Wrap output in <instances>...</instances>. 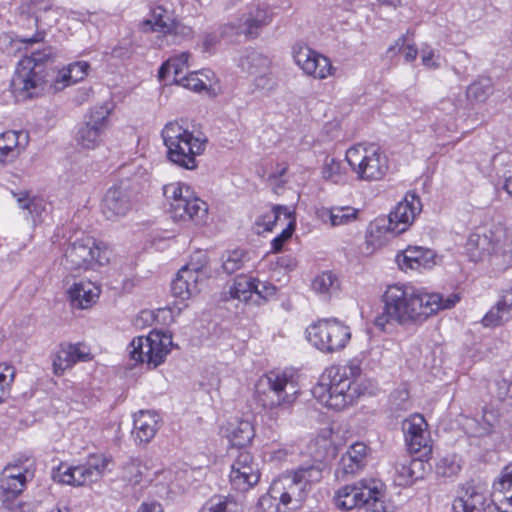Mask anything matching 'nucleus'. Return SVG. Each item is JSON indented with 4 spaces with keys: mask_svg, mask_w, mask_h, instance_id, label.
Wrapping results in <instances>:
<instances>
[{
    "mask_svg": "<svg viewBox=\"0 0 512 512\" xmlns=\"http://www.w3.org/2000/svg\"><path fill=\"white\" fill-rule=\"evenodd\" d=\"M461 299L458 293L443 296L429 293L409 286H388L384 295L383 312L378 315L374 324L383 331L393 323L406 325L423 322L440 310L453 308Z\"/></svg>",
    "mask_w": 512,
    "mask_h": 512,
    "instance_id": "obj_1",
    "label": "nucleus"
},
{
    "mask_svg": "<svg viewBox=\"0 0 512 512\" xmlns=\"http://www.w3.org/2000/svg\"><path fill=\"white\" fill-rule=\"evenodd\" d=\"M362 374V362L357 358L343 365L331 366L313 387L312 394L322 405L337 411L344 410L354 405L364 393L360 382Z\"/></svg>",
    "mask_w": 512,
    "mask_h": 512,
    "instance_id": "obj_2",
    "label": "nucleus"
},
{
    "mask_svg": "<svg viewBox=\"0 0 512 512\" xmlns=\"http://www.w3.org/2000/svg\"><path fill=\"white\" fill-rule=\"evenodd\" d=\"M325 465L317 461L286 471L272 483V491L282 505V512H296L303 507L311 486L323 478Z\"/></svg>",
    "mask_w": 512,
    "mask_h": 512,
    "instance_id": "obj_3",
    "label": "nucleus"
},
{
    "mask_svg": "<svg viewBox=\"0 0 512 512\" xmlns=\"http://www.w3.org/2000/svg\"><path fill=\"white\" fill-rule=\"evenodd\" d=\"M168 159L181 168L195 170L197 157L205 152L207 137L200 131H190L177 121L167 123L161 131Z\"/></svg>",
    "mask_w": 512,
    "mask_h": 512,
    "instance_id": "obj_4",
    "label": "nucleus"
},
{
    "mask_svg": "<svg viewBox=\"0 0 512 512\" xmlns=\"http://www.w3.org/2000/svg\"><path fill=\"white\" fill-rule=\"evenodd\" d=\"M163 195L169 204V213L174 221L202 224L208 214V205L193 189L183 182H172L163 186Z\"/></svg>",
    "mask_w": 512,
    "mask_h": 512,
    "instance_id": "obj_5",
    "label": "nucleus"
},
{
    "mask_svg": "<svg viewBox=\"0 0 512 512\" xmlns=\"http://www.w3.org/2000/svg\"><path fill=\"white\" fill-rule=\"evenodd\" d=\"M50 56V49H44L19 60L11 81L15 94L24 98L33 97L44 89L47 82L46 62Z\"/></svg>",
    "mask_w": 512,
    "mask_h": 512,
    "instance_id": "obj_6",
    "label": "nucleus"
},
{
    "mask_svg": "<svg viewBox=\"0 0 512 512\" xmlns=\"http://www.w3.org/2000/svg\"><path fill=\"white\" fill-rule=\"evenodd\" d=\"M422 211V203L415 193L407 192L400 202L389 213L387 224L377 223L372 226L366 235V244L373 249L384 244L379 237L382 230L396 236L406 232Z\"/></svg>",
    "mask_w": 512,
    "mask_h": 512,
    "instance_id": "obj_7",
    "label": "nucleus"
},
{
    "mask_svg": "<svg viewBox=\"0 0 512 512\" xmlns=\"http://www.w3.org/2000/svg\"><path fill=\"white\" fill-rule=\"evenodd\" d=\"M293 376L285 371H270L255 385L257 401L268 409L289 407L297 397Z\"/></svg>",
    "mask_w": 512,
    "mask_h": 512,
    "instance_id": "obj_8",
    "label": "nucleus"
},
{
    "mask_svg": "<svg viewBox=\"0 0 512 512\" xmlns=\"http://www.w3.org/2000/svg\"><path fill=\"white\" fill-rule=\"evenodd\" d=\"M345 159L360 181H378L387 173L388 158L375 145L358 144L349 148Z\"/></svg>",
    "mask_w": 512,
    "mask_h": 512,
    "instance_id": "obj_9",
    "label": "nucleus"
},
{
    "mask_svg": "<svg viewBox=\"0 0 512 512\" xmlns=\"http://www.w3.org/2000/svg\"><path fill=\"white\" fill-rule=\"evenodd\" d=\"M111 251L102 242L83 235L70 242L65 250V265L69 269H95L109 263Z\"/></svg>",
    "mask_w": 512,
    "mask_h": 512,
    "instance_id": "obj_10",
    "label": "nucleus"
},
{
    "mask_svg": "<svg viewBox=\"0 0 512 512\" xmlns=\"http://www.w3.org/2000/svg\"><path fill=\"white\" fill-rule=\"evenodd\" d=\"M308 341L324 353H333L346 347L351 339V330L336 318L320 319L306 329Z\"/></svg>",
    "mask_w": 512,
    "mask_h": 512,
    "instance_id": "obj_11",
    "label": "nucleus"
},
{
    "mask_svg": "<svg viewBox=\"0 0 512 512\" xmlns=\"http://www.w3.org/2000/svg\"><path fill=\"white\" fill-rule=\"evenodd\" d=\"M172 336L161 331H151L147 336L132 340L128 352L136 362L146 363L152 368L162 364L172 348Z\"/></svg>",
    "mask_w": 512,
    "mask_h": 512,
    "instance_id": "obj_12",
    "label": "nucleus"
},
{
    "mask_svg": "<svg viewBox=\"0 0 512 512\" xmlns=\"http://www.w3.org/2000/svg\"><path fill=\"white\" fill-rule=\"evenodd\" d=\"M383 483L377 479H363L354 485H346L340 488L334 501L337 508L349 511L362 506L369 507L375 502H381Z\"/></svg>",
    "mask_w": 512,
    "mask_h": 512,
    "instance_id": "obj_13",
    "label": "nucleus"
},
{
    "mask_svg": "<svg viewBox=\"0 0 512 512\" xmlns=\"http://www.w3.org/2000/svg\"><path fill=\"white\" fill-rule=\"evenodd\" d=\"M502 234V231L493 232L487 229L471 233L466 242V252L470 260L479 262L489 258L493 264L507 268L503 250L509 248L507 240L500 244Z\"/></svg>",
    "mask_w": 512,
    "mask_h": 512,
    "instance_id": "obj_14",
    "label": "nucleus"
},
{
    "mask_svg": "<svg viewBox=\"0 0 512 512\" xmlns=\"http://www.w3.org/2000/svg\"><path fill=\"white\" fill-rule=\"evenodd\" d=\"M110 460L105 456H95L89 459L86 464L72 466L61 463L53 473L55 481L72 485L83 486L99 480Z\"/></svg>",
    "mask_w": 512,
    "mask_h": 512,
    "instance_id": "obj_15",
    "label": "nucleus"
},
{
    "mask_svg": "<svg viewBox=\"0 0 512 512\" xmlns=\"http://www.w3.org/2000/svg\"><path fill=\"white\" fill-rule=\"evenodd\" d=\"M110 110L106 106H98L91 109L87 120L78 128L76 142L84 149H95L103 139L104 132L108 127Z\"/></svg>",
    "mask_w": 512,
    "mask_h": 512,
    "instance_id": "obj_16",
    "label": "nucleus"
},
{
    "mask_svg": "<svg viewBox=\"0 0 512 512\" xmlns=\"http://www.w3.org/2000/svg\"><path fill=\"white\" fill-rule=\"evenodd\" d=\"M272 18L264 7L256 6L244 12L235 22L223 27L222 33L227 36L244 35L247 38L259 36L263 27L271 22Z\"/></svg>",
    "mask_w": 512,
    "mask_h": 512,
    "instance_id": "obj_17",
    "label": "nucleus"
},
{
    "mask_svg": "<svg viewBox=\"0 0 512 512\" xmlns=\"http://www.w3.org/2000/svg\"><path fill=\"white\" fill-rule=\"evenodd\" d=\"M259 479V467L253 456L247 451L240 452L231 465L229 481L232 488L246 492L254 487Z\"/></svg>",
    "mask_w": 512,
    "mask_h": 512,
    "instance_id": "obj_18",
    "label": "nucleus"
},
{
    "mask_svg": "<svg viewBox=\"0 0 512 512\" xmlns=\"http://www.w3.org/2000/svg\"><path fill=\"white\" fill-rule=\"evenodd\" d=\"M26 465L9 464L0 474V499L3 502L17 497L25 488L28 479L33 477L32 463Z\"/></svg>",
    "mask_w": 512,
    "mask_h": 512,
    "instance_id": "obj_19",
    "label": "nucleus"
},
{
    "mask_svg": "<svg viewBox=\"0 0 512 512\" xmlns=\"http://www.w3.org/2000/svg\"><path fill=\"white\" fill-rule=\"evenodd\" d=\"M134 206L131 189L123 183L110 187L101 203V212L107 220L125 217Z\"/></svg>",
    "mask_w": 512,
    "mask_h": 512,
    "instance_id": "obj_20",
    "label": "nucleus"
},
{
    "mask_svg": "<svg viewBox=\"0 0 512 512\" xmlns=\"http://www.w3.org/2000/svg\"><path fill=\"white\" fill-rule=\"evenodd\" d=\"M293 59L305 74L315 79H325L333 73L330 60L305 45L293 47Z\"/></svg>",
    "mask_w": 512,
    "mask_h": 512,
    "instance_id": "obj_21",
    "label": "nucleus"
},
{
    "mask_svg": "<svg viewBox=\"0 0 512 512\" xmlns=\"http://www.w3.org/2000/svg\"><path fill=\"white\" fill-rule=\"evenodd\" d=\"M204 276L203 266L188 264L182 267L171 285L173 295L181 300L189 299L199 292L198 284Z\"/></svg>",
    "mask_w": 512,
    "mask_h": 512,
    "instance_id": "obj_22",
    "label": "nucleus"
},
{
    "mask_svg": "<svg viewBox=\"0 0 512 512\" xmlns=\"http://www.w3.org/2000/svg\"><path fill=\"white\" fill-rule=\"evenodd\" d=\"M90 360H92V354L86 344H61L53 359V371L56 375H62L76 363Z\"/></svg>",
    "mask_w": 512,
    "mask_h": 512,
    "instance_id": "obj_23",
    "label": "nucleus"
},
{
    "mask_svg": "<svg viewBox=\"0 0 512 512\" xmlns=\"http://www.w3.org/2000/svg\"><path fill=\"white\" fill-rule=\"evenodd\" d=\"M396 262L403 271H421L435 265V254L421 246H408L396 256Z\"/></svg>",
    "mask_w": 512,
    "mask_h": 512,
    "instance_id": "obj_24",
    "label": "nucleus"
},
{
    "mask_svg": "<svg viewBox=\"0 0 512 512\" xmlns=\"http://www.w3.org/2000/svg\"><path fill=\"white\" fill-rule=\"evenodd\" d=\"M427 423L420 414L411 415L405 419L402 425L406 443L409 449L415 453L429 447L430 433Z\"/></svg>",
    "mask_w": 512,
    "mask_h": 512,
    "instance_id": "obj_25",
    "label": "nucleus"
},
{
    "mask_svg": "<svg viewBox=\"0 0 512 512\" xmlns=\"http://www.w3.org/2000/svg\"><path fill=\"white\" fill-rule=\"evenodd\" d=\"M368 452L369 449L366 444L362 442L352 444L340 459L336 477L343 480L347 476L355 475L361 471L366 465Z\"/></svg>",
    "mask_w": 512,
    "mask_h": 512,
    "instance_id": "obj_26",
    "label": "nucleus"
},
{
    "mask_svg": "<svg viewBox=\"0 0 512 512\" xmlns=\"http://www.w3.org/2000/svg\"><path fill=\"white\" fill-rule=\"evenodd\" d=\"M316 215L323 224L338 228L357 222L360 217V209L350 205H334L318 209Z\"/></svg>",
    "mask_w": 512,
    "mask_h": 512,
    "instance_id": "obj_27",
    "label": "nucleus"
},
{
    "mask_svg": "<svg viewBox=\"0 0 512 512\" xmlns=\"http://www.w3.org/2000/svg\"><path fill=\"white\" fill-rule=\"evenodd\" d=\"M18 208L24 212V218L31 221L33 226L42 223L48 215V203L41 197L28 191L13 192Z\"/></svg>",
    "mask_w": 512,
    "mask_h": 512,
    "instance_id": "obj_28",
    "label": "nucleus"
},
{
    "mask_svg": "<svg viewBox=\"0 0 512 512\" xmlns=\"http://www.w3.org/2000/svg\"><path fill=\"white\" fill-rule=\"evenodd\" d=\"M29 135L23 131L9 130L0 134V165L13 163L25 150Z\"/></svg>",
    "mask_w": 512,
    "mask_h": 512,
    "instance_id": "obj_29",
    "label": "nucleus"
},
{
    "mask_svg": "<svg viewBox=\"0 0 512 512\" xmlns=\"http://www.w3.org/2000/svg\"><path fill=\"white\" fill-rule=\"evenodd\" d=\"M487 497L478 487L464 485L453 500V512H484L486 509Z\"/></svg>",
    "mask_w": 512,
    "mask_h": 512,
    "instance_id": "obj_30",
    "label": "nucleus"
},
{
    "mask_svg": "<svg viewBox=\"0 0 512 512\" xmlns=\"http://www.w3.org/2000/svg\"><path fill=\"white\" fill-rule=\"evenodd\" d=\"M67 294L73 307L87 309L96 303L100 295V288L92 281L80 280L73 283Z\"/></svg>",
    "mask_w": 512,
    "mask_h": 512,
    "instance_id": "obj_31",
    "label": "nucleus"
},
{
    "mask_svg": "<svg viewBox=\"0 0 512 512\" xmlns=\"http://www.w3.org/2000/svg\"><path fill=\"white\" fill-rule=\"evenodd\" d=\"M158 415L153 411L141 410L134 415L132 435L138 443L149 442L158 430Z\"/></svg>",
    "mask_w": 512,
    "mask_h": 512,
    "instance_id": "obj_32",
    "label": "nucleus"
},
{
    "mask_svg": "<svg viewBox=\"0 0 512 512\" xmlns=\"http://www.w3.org/2000/svg\"><path fill=\"white\" fill-rule=\"evenodd\" d=\"M226 432L229 442L236 447L248 445L254 437V427L248 420L230 421Z\"/></svg>",
    "mask_w": 512,
    "mask_h": 512,
    "instance_id": "obj_33",
    "label": "nucleus"
},
{
    "mask_svg": "<svg viewBox=\"0 0 512 512\" xmlns=\"http://www.w3.org/2000/svg\"><path fill=\"white\" fill-rule=\"evenodd\" d=\"M174 21L171 12L158 6L152 10L150 17L142 22V29L144 31H157L167 36Z\"/></svg>",
    "mask_w": 512,
    "mask_h": 512,
    "instance_id": "obj_34",
    "label": "nucleus"
},
{
    "mask_svg": "<svg viewBox=\"0 0 512 512\" xmlns=\"http://www.w3.org/2000/svg\"><path fill=\"white\" fill-rule=\"evenodd\" d=\"M292 215H294V212L287 206L274 205L269 211L258 217L255 222L256 231L258 234L270 232L278 221H282V217L286 221Z\"/></svg>",
    "mask_w": 512,
    "mask_h": 512,
    "instance_id": "obj_35",
    "label": "nucleus"
},
{
    "mask_svg": "<svg viewBox=\"0 0 512 512\" xmlns=\"http://www.w3.org/2000/svg\"><path fill=\"white\" fill-rule=\"evenodd\" d=\"M244 507L231 495H213L202 505L198 512H243Z\"/></svg>",
    "mask_w": 512,
    "mask_h": 512,
    "instance_id": "obj_36",
    "label": "nucleus"
},
{
    "mask_svg": "<svg viewBox=\"0 0 512 512\" xmlns=\"http://www.w3.org/2000/svg\"><path fill=\"white\" fill-rule=\"evenodd\" d=\"M423 462L418 459L398 462L395 466V481L399 486H408L422 477Z\"/></svg>",
    "mask_w": 512,
    "mask_h": 512,
    "instance_id": "obj_37",
    "label": "nucleus"
},
{
    "mask_svg": "<svg viewBox=\"0 0 512 512\" xmlns=\"http://www.w3.org/2000/svg\"><path fill=\"white\" fill-rule=\"evenodd\" d=\"M190 54L188 52H181L170 57L167 61H165L158 71V77L160 80H165L166 77L172 72L173 73V83H177L184 75L183 72L186 68H188V60Z\"/></svg>",
    "mask_w": 512,
    "mask_h": 512,
    "instance_id": "obj_38",
    "label": "nucleus"
},
{
    "mask_svg": "<svg viewBox=\"0 0 512 512\" xmlns=\"http://www.w3.org/2000/svg\"><path fill=\"white\" fill-rule=\"evenodd\" d=\"M272 61L268 56L259 52L252 51L241 58L240 67L242 71L246 72L251 77L265 73L271 69Z\"/></svg>",
    "mask_w": 512,
    "mask_h": 512,
    "instance_id": "obj_39",
    "label": "nucleus"
},
{
    "mask_svg": "<svg viewBox=\"0 0 512 512\" xmlns=\"http://www.w3.org/2000/svg\"><path fill=\"white\" fill-rule=\"evenodd\" d=\"M148 466L139 458H129L122 466L121 477L132 485L140 484L143 480L150 481L147 475Z\"/></svg>",
    "mask_w": 512,
    "mask_h": 512,
    "instance_id": "obj_40",
    "label": "nucleus"
},
{
    "mask_svg": "<svg viewBox=\"0 0 512 512\" xmlns=\"http://www.w3.org/2000/svg\"><path fill=\"white\" fill-rule=\"evenodd\" d=\"M339 289L340 281L332 272H323L312 281V290L324 299L337 294Z\"/></svg>",
    "mask_w": 512,
    "mask_h": 512,
    "instance_id": "obj_41",
    "label": "nucleus"
},
{
    "mask_svg": "<svg viewBox=\"0 0 512 512\" xmlns=\"http://www.w3.org/2000/svg\"><path fill=\"white\" fill-rule=\"evenodd\" d=\"M213 77L214 73L210 70L191 72L177 80L176 84L189 90L200 92L207 89L208 85H211Z\"/></svg>",
    "mask_w": 512,
    "mask_h": 512,
    "instance_id": "obj_42",
    "label": "nucleus"
},
{
    "mask_svg": "<svg viewBox=\"0 0 512 512\" xmlns=\"http://www.w3.org/2000/svg\"><path fill=\"white\" fill-rule=\"evenodd\" d=\"M510 305H504V300L501 298L495 306H493L483 317L482 324L485 327H496L502 325L510 319Z\"/></svg>",
    "mask_w": 512,
    "mask_h": 512,
    "instance_id": "obj_43",
    "label": "nucleus"
},
{
    "mask_svg": "<svg viewBox=\"0 0 512 512\" xmlns=\"http://www.w3.org/2000/svg\"><path fill=\"white\" fill-rule=\"evenodd\" d=\"M229 294L234 299L247 302L254 294V278L247 276L237 277L229 289Z\"/></svg>",
    "mask_w": 512,
    "mask_h": 512,
    "instance_id": "obj_44",
    "label": "nucleus"
},
{
    "mask_svg": "<svg viewBox=\"0 0 512 512\" xmlns=\"http://www.w3.org/2000/svg\"><path fill=\"white\" fill-rule=\"evenodd\" d=\"M247 261V253L243 249L230 250L222 256V269L227 274H233L242 269Z\"/></svg>",
    "mask_w": 512,
    "mask_h": 512,
    "instance_id": "obj_45",
    "label": "nucleus"
},
{
    "mask_svg": "<svg viewBox=\"0 0 512 512\" xmlns=\"http://www.w3.org/2000/svg\"><path fill=\"white\" fill-rule=\"evenodd\" d=\"M490 418H493L492 413L485 412L483 415V423H480L475 418L466 417L462 425L468 435L473 437H480L488 434L491 431L494 423Z\"/></svg>",
    "mask_w": 512,
    "mask_h": 512,
    "instance_id": "obj_46",
    "label": "nucleus"
},
{
    "mask_svg": "<svg viewBox=\"0 0 512 512\" xmlns=\"http://www.w3.org/2000/svg\"><path fill=\"white\" fill-rule=\"evenodd\" d=\"M14 379L15 368L7 363H0V403L9 396Z\"/></svg>",
    "mask_w": 512,
    "mask_h": 512,
    "instance_id": "obj_47",
    "label": "nucleus"
},
{
    "mask_svg": "<svg viewBox=\"0 0 512 512\" xmlns=\"http://www.w3.org/2000/svg\"><path fill=\"white\" fill-rule=\"evenodd\" d=\"M282 505L277 496L274 495L272 487H269L267 493L259 497L256 505L255 512H280Z\"/></svg>",
    "mask_w": 512,
    "mask_h": 512,
    "instance_id": "obj_48",
    "label": "nucleus"
},
{
    "mask_svg": "<svg viewBox=\"0 0 512 512\" xmlns=\"http://www.w3.org/2000/svg\"><path fill=\"white\" fill-rule=\"evenodd\" d=\"M322 175L324 179L332 181L335 184L342 182L344 175L341 162L334 158L327 157L322 168Z\"/></svg>",
    "mask_w": 512,
    "mask_h": 512,
    "instance_id": "obj_49",
    "label": "nucleus"
},
{
    "mask_svg": "<svg viewBox=\"0 0 512 512\" xmlns=\"http://www.w3.org/2000/svg\"><path fill=\"white\" fill-rule=\"evenodd\" d=\"M491 85L489 78H480L468 87L467 95L476 101H483L490 93Z\"/></svg>",
    "mask_w": 512,
    "mask_h": 512,
    "instance_id": "obj_50",
    "label": "nucleus"
},
{
    "mask_svg": "<svg viewBox=\"0 0 512 512\" xmlns=\"http://www.w3.org/2000/svg\"><path fill=\"white\" fill-rule=\"evenodd\" d=\"M420 56L423 66L428 69H439L441 67L440 54L430 45L423 44L420 49Z\"/></svg>",
    "mask_w": 512,
    "mask_h": 512,
    "instance_id": "obj_51",
    "label": "nucleus"
},
{
    "mask_svg": "<svg viewBox=\"0 0 512 512\" xmlns=\"http://www.w3.org/2000/svg\"><path fill=\"white\" fill-rule=\"evenodd\" d=\"M460 463L456 456L444 457L437 464L436 471L443 477H452L459 473Z\"/></svg>",
    "mask_w": 512,
    "mask_h": 512,
    "instance_id": "obj_52",
    "label": "nucleus"
},
{
    "mask_svg": "<svg viewBox=\"0 0 512 512\" xmlns=\"http://www.w3.org/2000/svg\"><path fill=\"white\" fill-rule=\"evenodd\" d=\"M296 225V219L295 216L292 215L290 218L286 220V227L282 230V232L275 237L272 242V250L274 252H279L284 243L292 236Z\"/></svg>",
    "mask_w": 512,
    "mask_h": 512,
    "instance_id": "obj_53",
    "label": "nucleus"
},
{
    "mask_svg": "<svg viewBox=\"0 0 512 512\" xmlns=\"http://www.w3.org/2000/svg\"><path fill=\"white\" fill-rule=\"evenodd\" d=\"M252 85L258 91H270L275 87V80L271 69L252 77Z\"/></svg>",
    "mask_w": 512,
    "mask_h": 512,
    "instance_id": "obj_54",
    "label": "nucleus"
},
{
    "mask_svg": "<svg viewBox=\"0 0 512 512\" xmlns=\"http://www.w3.org/2000/svg\"><path fill=\"white\" fill-rule=\"evenodd\" d=\"M193 34V30L190 26H187L179 21H174L167 36L173 38V42H179L183 39L190 38Z\"/></svg>",
    "mask_w": 512,
    "mask_h": 512,
    "instance_id": "obj_55",
    "label": "nucleus"
},
{
    "mask_svg": "<svg viewBox=\"0 0 512 512\" xmlns=\"http://www.w3.org/2000/svg\"><path fill=\"white\" fill-rule=\"evenodd\" d=\"M495 396L512 407V382L506 379L497 381Z\"/></svg>",
    "mask_w": 512,
    "mask_h": 512,
    "instance_id": "obj_56",
    "label": "nucleus"
},
{
    "mask_svg": "<svg viewBox=\"0 0 512 512\" xmlns=\"http://www.w3.org/2000/svg\"><path fill=\"white\" fill-rule=\"evenodd\" d=\"M67 68L71 74V81L75 84L87 76L89 64L86 61H78L69 64Z\"/></svg>",
    "mask_w": 512,
    "mask_h": 512,
    "instance_id": "obj_57",
    "label": "nucleus"
},
{
    "mask_svg": "<svg viewBox=\"0 0 512 512\" xmlns=\"http://www.w3.org/2000/svg\"><path fill=\"white\" fill-rule=\"evenodd\" d=\"M276 287L268 282H261L254 278V294L263 299H268L276 294Z\"/></svg>",
    "mask_w": 512,
    "mask_h": 512,
    "instance_id": "obj_58",
    "label": "nucleus"
},
{
    "mask_svg": "<svg viewBox=\"0 0 512 512\" xmlns=\"http://www.w3.org/2000/svg\"><path fill=\"white\" fill-rule=\"evenodd\" d=\"M72 84L71 74L67 67L59 70L53 81V87L56 91H61Z\"/></svg>",
    "mask_w": 512,
    "mask_h": 512,
    "instance_id": "obj_59",
    "label": "nucleus"
},
{
    "mask_svg": "<svg viewBox=\"0 0 512 512\" xmlns=\"http://www.w3.org/2000/svg\"><path fill=\"white\" fill-rule=\"evenodd\" d=\"M131 53H132L131 43H130V41L125 40V41H121L117 45H115L112 48L110 55L112 58L122 60V59L129 58Z\"/></svg>",
    "mask_w": 512,
    "mask_h": 512,
    "instance_id": "obj_60",
    "label": "nucleus"
},
{
    "mask_svg": "<svg viewBox=\"0 0 512 512\" xmlns=\"http://www.w3.org/2000/svg\"><path fill=\"white\" fill-rule=\"evenodd\" d=\"M512 488V478H504L503 477V470L501 471V474L499 477L494 481L493 483V491L494 493H505L510 491Z\"/></svg>",
    "mask_w": 512,
    "mask_h": 512,
    "instance_id": "obj_61",
    "label": "nucleus"
},
{
    "mask_svg": "<svg viewBox=\"0 0 512 512\" xmlns=\"http://www.w3.org/2000/svg\"><path fill=\"white\" fill-rule=\"evenodd\" d=\"M404 58L407 62H412L417 58L418 49L414 43H410L406 38L405 46L402 48Z\"/></svg>",
    "mask_w": 512,
    "mask_h": 512,
    "instance_id": "obj_62",
    "label": "nucleus"
},
{
    "mask_svg": "<svg viewBox=\"0 0 512 512\" xmlns=\"http://www.w3.org/2000/svg\"><path fill=\"white\" fill-rule=\"evenodd\" d=\"M487 508L490 511L493 509L498 512H512V495L505 497V499L501 500L498 505H494L493 507L487 506Z\"/></svg>",
    "mask_w": 512,
    "mask_h": 512,
    "instance_id": "obj_63",
    "label": "nucleus"
},
{
    "mask_svg": "<svg viewBox=\"0 0 512 512\" xmlns=\"http://www.w3.org/2000/svg\"><path fill=\"white\" fill-rule=\"evenodd\" d=\"M138 512H163L161 504L158 502H144L141 504Z\"/></svg>",
    "mask_w": 512,
    "mask_h": 512,
    "instance_id": "obj_64",
    "label": "nucleus"
}]
</instances>
